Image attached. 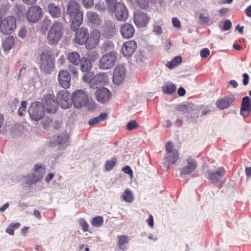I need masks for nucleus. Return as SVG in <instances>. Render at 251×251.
Wrapping results in <instances>:
<instances>
[{
  "instance_id": "6e6d98bb",
  "label": "nucleus",
  "mask_w": 251,
  "mask_h": 251,
  "mask_svg": "<svg viewBox=\"0 0 251 251\" xmlns=\"http://www.w3.org/2000/svg\"><path fill=\"white\" fill-rule=\"evenodd\" d=\"M243 83L244 85L246 86L248 84L249 81V76L247 73H244L243 75Z\"/></svg>"
},
{
  "instance_id": "79ce46f5",
  "label": "nucleus",
  "mask_w": 251,
  "mask_h": 251,
  "mask_svg": "<svg viewBox=\"0 0 251 251\" xmlns=\"http://www.w3.org/2000/svg\"><path fill=\"white\" fill-rule=\"evenodd\" d=\"M78 223L80 226L82 227V229L83 232H86L88 231L89 225L84 219H79L78 220Z\"/></svg>"
},
{
  "instance_id": "9d476101",
  "label": "nucleus",
  "mask_w": 251,
  "mask_h": 251,
  "mask_svg": "<svg viewBox=\"0 0 251 251\" xmlns=\"http://www.w3.org/2000/svg\"><path fill=\"white\" fill-rule=\"evenodd\" d=\"M57 100L60 106L63 109L69 108L72 103V95L67 90H61L56 95Z\"/></svg>"
},
{
  "instance_id": "4d7b16f0",
  "label": "nucleus",
  "mask_w": 251,
  "mask_h": 251,
  "mask_svg": "<svg viewBox=\"0 0 251 251\" xmlns=\"http://www.w3.org/2000/svg\"><path fill=\"white\" fill-rule=\"evenodd\" d=\"M107 6L109 8H112L116 4L117 0H105Z\"/></svg>"
},
{
  "instance_id": "6ab92c4d",
  "label": "nucleus",
  "mask_w": 251,
  "mask_h": 251,
  "mask_svg": "<svg viewBox=\"0 0 251 251\" xmlns=\"http://www.w3.org/2000/svg\"><path fill=\"white\" fill-rule=\"evenodd\" d=\"M235 100L234 95H229L222 99H218L215 103L216 106L220 110L227 108L230 104Z\"/></svg>"
},
{
  "instance_id": "5fc2aeb1",
  "label": "nucleus",
  "mask_w": 251,
  "mask_h": 251,
  "mask_svg": "<svg viewBox=\"0 0 251 251\" xmlns=\"http://www.w3.org/2000/svg\"><path fill=\"white\" fill-rule=\"evenodd\" d=\"M146 222L151 227L153 228L154 221H153V217L152 215L150 214L149 215V219L147 220Z\"/></svg>"
},
{
  "instance_id": "2f4dec72",
  "label": "nucleus",
  "mask_w": 251,
  "mask_h": 251,
  "mask_svg": "<svg viewBox=\"0 0 251 251\" xmlns=\"http://www.w3.org/2000/svg\"><path fill=\"white\" fill-rule=\"evenodd\" d=\"M194 105L191 103H182L177 106V110L183 113H187L194 110Z\"/></svg>"
},
{
  "instance_id": "338daca9",
  "label": "nucleus",
  "mask_w": 251,
  "mask_h": 251,
  "mask_svg": "<svg viewBox=\"0 0 251 251\" xmlns=\"http://www.w3.org/2000/svg\"><path fill=\"white\" fill-rule=\"evenodd\" d=\"M245 12L248 17H251V5L246 8Z\"/></svg>"
},
{
  "instance_id": "dca6fc26",
  "label": "nucleus",
  "mask_w": 251,
  "mask_h": 251,
  "mask_svg": "<svg viewBox=\"0 0 251 251\" xmlns=\"http://www.w3.org/2000/svg\"><path fill=\"white\" fill-rule=\"evenodd\" d=\"M45 172V168L42 165L35 164L34 168V173L31 176H28L27 180L31 183H35L39 181L43 177Z\"/></svg>"
},
{
  "instance_id": "58836bf2",
  "label": "nucleus",
  "mask_w": 251,
  "mask_h": 251,
  "mask_svg": "<svg viewBox=\"0 0 251 251\" xmlns=\"http://www.w3.org/2000/svg\"><path fill=\"white\" fill-rule=\"evenodd\" d=\"M69 140V137L67 134H62L57 136L55 140V144L62 145L66 144Z\"/></svg>"
},
{
  "instance_id": "c9c22d12",
  "label": "nucleus",
  "mask_w": 251,
  "mask_h": 251,
  "mask_svg": "<svg viewBox=\"0 0 251 251\" xmlns=\"http://www.w3.org/2000/svg\"><path fill=\"white\" fill-rule=\"evenodd\" d=\"M182 62V58L179 56H176L174 59L169 62H168L166 66L169 69H172L177 66Z\"/></svg>"
},
{
  "instance_id": "2eb2a0df",
  "label": "nucleus",
  "mask_w": 251,
  "mask_h": 251,
  "mask_svg": "<svg viewBox=\"0 0 251 251\" xmlns=\"http://www.w3.org/2000/svg\"><path fill=\"white\" fill-rule=\"evenodd\" d=\"M137 47V43L134 40L126 42L123 44L121 52L125 57H130L136 50Z\"/></svg>"
},
{
  "instance_id": "8fccbe9b",
  "label": "nucleus",
  "mask_w": 251,
  "mask_h": 251,
  "mask_svg": "<svg viewBox=\"0 0 251 251\" xmlns=\"http://www.w3.org/2000/svg\"><path fill=\"white\" fill-rule=\"evenodd\" d=\"M137 1L141 8H145L148 6L149 0H137Z\"/></svg>"
},
{
  "instance_id": "f03ea898",
  "label": "nucleus",
  "mask_w": 251,
  "mask_h": 251,
  "mask_svg": "<svg viewBox=\"0 0 251 251\" xmlns=\"http://www.w3.org/2000/svg\"><path fill=\"white\" fill-rule=\"evenodd\" d=\"M64 26L62 23L55 22L51 26L47 36L48 43L50 45L57 44L61 39Z\"/></svg>"
},
{
  "instance_id": "864d4df0",
  "label": "nucleus",
  "mask_w": 251,
  "mask_h": 251,
  "mask_svg": "<svg viewBox=\"0 0 251 251\" xmlns=\"http://www.w3.org/2000/svg\"><path fill=\"white\" fill-rule=\"evenodd\" d=\"M172 23H173L174 26H175L177 28H180L181 27V24H180V21L176 17L173 18Z\"/></svg>"
},
{
  "instance_id": "393cba45",
  "label": "nucleus",
  "mask_w": 251,
  "mask_h": 251,
  "mask_svg": "<svg viewBox=\"0 0 251 251\" xmlns=\"http://www.w3.org/2000/svg\"><path fill=\"white\" fill-rule=\"evenodd\" d=\"M226 171L223 167L219 168L215 172H209L208 173V178L214 184L218 183L220 179L225 175Z\"/></svg>"
},
{
  "instance_id": "a211bd4d",
  "label": "nucleus",
  "mask_w": 251,
  "mask_h": 251,
  "mask_svg": "<svg viewBox=\"0 0 251 251\" xmlns=\"http://www.w3.org/2000/svg\"><path fill=\"white\" fill-rule=\"evenodd\" d=\"M134 21L135 25L138 27L145 26L150 21V18L141 11H137L134 14Z\"/></svg>"
},
{
  "instance_id": "c85d7f7f",
  "label": "nucleus",
  "mask_w": 251,
  "mask_h": 251,
  "mask_svg": "<svg viewBox=\"0 0 251 251\" xmlns=\"http://www.w3.org/2000/svg\"><path fill=\"white\" fill-rule=\"evenodd\" d=\"M81 70L83 72H89L92 67V65L91 61L86 57H82L80 61Z\"/></svg>"
},
{
  "instance_id": "5701e85b",
  "label": "nucleus",
  "mask_w": 251,
  "mask_h": 251,
  "mask_svg": "<svg viewBox=\"0 0 251 251\" xmlns=\"http://www.w3.org/2000/svg\"><path fill=\"white\" fill-rule=\"evenodd\" d=\"M86 16L88 23L93 27H97L101 24V21L99 15L94 12L88 11Z\"/></svg>"
},
{
  "instance_id": "13d9d810",
  "label": "nucleus",
  "mask_w": 251,
  "mask_h": 251,
  "mask_svg": "<svg viewBox=\"0 0 251 251\" xmlns=\"http://www.w3.org/2000/svg\"><path fill=\"white\" fill-rule=\"evenodd\" d=\"M100 121L99 120V119H98V117H94L93 118V119H90L89 121V124L90 125H94L96 124H97L98 123H99Z\"/></svg>"
},
{
  "instance_id": "c756f323",
  "label": "nucleus",
  "mask_w": 251,
  "mask_h": 251,
  "mask_svg": "<svg viewBox=\"0 0 251 251\" xmlns=\"http://www.w3.org/2000/svg\"><path fill=\"white\" fill-rule=\"evenodd\" d=\"M15 44V39L13 36L7 37L3 41L2 47L4 50H9Z\"/></svg>"
},
{
  "instance_id": "ea45409f",
  "label": "nucleus",
  "mask_w": 251,
  "mask_h": 251,
  "mask_svg": "<svg viewBox=\"0 0 251 251\" xmlns=\"http://www.w3.org/2000/svg\"><path fill=\"white\" fill-rule=\"evenodd\" d=\"M103 222V219L101 216H97L92 219L91 221V224L96 227L100 226Z\"/></svg>"
},
{
  "instance_id": "0e129e2a",
  "label": "nucleus",
  "mask_w": 251,
  "mask_h": 251,
  "mask_svg": "<svg viewBox=\"0 0 251 251\" xmlns=\"http://www.w3.org/2000/svg\"><path fill=\"white\" fill-rule=\"evenodd\" d=\"M54 176V175L52 173L49 174L46 177V181L48 183L50 182V181L53 178Z\"/></svg>"
},
{
  "instance_id": "052dcab7",
  "label": "nucleus",
  "mask_w": 251,
  "mask_h": 251,
  "mask_svg": "<svg viewBox=\"0 0 251 251\" xmlns=\"http://www.w3.org/2000/svg\"><path fill=\"white\" fill-rule=\"evenodd\" d=\"M107 115L106 113H101L98 117L100 121H102L107 118Z\"/></svg>"
},
{
  "instance_id": "412c9836",
  "label": "nucleus",
  "mask_w": 251,
  "mask_h": 251,
  "mask_svg": "<svg viewBox=\"0 0 251 251\" xmlns=\"http://www.w3.org/2000/svg\"><path fill=\"white\" fill-rule=\"evenodd\" d=\"M120 32L123 37L126 39H129L133 36L135 33V29L132 25L126 23L121 25Z\"/></svg>"
},
{
  "instance_id": "ddd939ff",
  "label": "nucleus",
  "mask_w": 251,
  "mask_h": 251,
  "mask_svg": "<svg viewBox=\"0 0 251 251\" xmlns=\"http://www.w3.org/2000/svg\"><path fill=\"white\" fill-rule=\"evenodd\" d=\"M112 8L114 9L115 15L118 20L124 21L127 19L128 13L124 3L118 2Z\"/></svg>"
},
{
  "instance_id": "e433bc0d",
  "label": "nucleus",
  "mask_w": 251,
  "mask_h": 251,
  "mask_svg": "<svg viewBox=\"0 0 251 251\" xmlns=\"http://www.w3.org/2000/svg\"><path fill=\"white\" fill-rule=\"evenodd\" d=\"M122 197L123 200L126 202L130 203L134 200L132 193L129 189H126L125 190Z\"/></svg>"
},
{
  "instance_id": "aec40b11",
  "label": "nucleus",
  "mask_w": 251,
  "mask_h": 251,
  "mask_svg": "<svg viewBox=\"0 0 251 251\" xmlns=\"http://www.w3.org/2000/svg\"><path fill=\"white\" fill-rule=\"evenodd\" d=\"M95 95L97 100L101 103H105L111 97V93L108 89L100 88L97 90Z\"/></svg>"
},
{
  "instance_id": "4468645a",
  "label": "nucleus",
  "mask_w": 251,
  "mask_h": 251,
  "mask_svg": "<svg viewBox=\"0 0 251 251\" xmlns=\"http://www.w3.org/2000/svg\"><path fill=\"white\" fill-rule=\"evenodd\" d=\"M57 79L59 85L64 89H67L71 86V78L69 72L64 70L59 71Z\"/></svg>"
},
{
  "instance_id": "b1692460",
  "label": "nucleus",
  "mask_w": 251,
  "mask_h": 251,
  "mask_svg": "<svg viewBox=\"0 0 251 251\" xmlns=\"http://www.w3.org/2000/svg\"><path fill=\"white\" fill-rule=\"evenodd\" d=\"M187 165L181 170V175H188L193 172L197 167L196 161L192 158L187 159Z\"/></svg>"
},
{
  "instance_id": "cd10ccee",
  "label": "nucleus",
  "mask_w": 251,
  "mask_h": 251,
  "mask_svg": "<svg viewBox=\"0 0 251 251\" xmlns=\"http://www.w3.org/2000/svg\"><path fill=\"white\" fill-rule=\"evenodd\" d=\"M67 58L71 63L75 66H78L81 60L80 55L76 51L68 53Z\"/></svg>"
},
{
  "instance_id": "c03bdc74",
  "label": "nucleus",
  "mask_w": 251,
  "mask_h": 251,
  "mask_svg": "<svg viewBox=\"0 0 251 251\" xmlns=\"http://www.w3.org/2000/svg\"><path fill=\"white\" fill-rule=\"evenodd\" d=\"M75 65L69 64L68 66V71L72 73L75 77H77L78 76V70L75 66Z\"/></svg>"
},
{
  "instance_id": "f257e3e1",
  "label": "nucleus",
  "mask_w": 251,
  "mask_h": 251,
  "mask_svg": "<svg viewBox=\"0 0 251 251\" xmlns=\"http://www.w3.org/2000/svg\"><path fill=\"white\" fill-rule=\"evenodd\" d=\"M66 13L72 19L71 29L75 30L81 25L83 19V12L80 10V5L75 0H69L67 4Z\"/></svg>"
},
{
  "instance_id": "0eeeda50",
  "label": "nucleus",
  "mask_w": 251,
  "mask_h": 251,
  "mask_svg": "<svg viewBox=\"0 0 251 251\" xmlns=\"http://www.w3.org/2000/svg\"><path fill=\"white\" fill-rule=\"evenodd\" d=\"M31 118L35 121H39L45 115V110L42 103L40 102L32 103L28 109Z\"/></svg>"
},
{
  "instance_id": "a18cd8bd",
  "label": "nucleus",
  "mask_w": 251,
  "mask_h": 251,
  "mask_svg": "<svg viewBox=\"0 0 251 251\" xmlns=\"http://www.w3.org/2000/svg\"><path fill=\"white\" fill-rule=\"evenodd\" d=\"M28 32V30L26 27H22L19 31L18 35L22 38H25L26 37Z\"/></svg>"
},
{
  "instance_id": "72a5a7b5",
  "label": "nucleus",
  "mask_w": 251,
  "mask_h": 251,
  "mask_svg": "<svg viewBox=\"0 0 251 251\" xmlns=\"http://www.w3.org/2000/svg\"><path fill=\"white\" fill-rule=\"evenodd\" d=\"M200 23L202 25H209L212 24L210 20L209 14L207 13L201 14L199 17Z\"/></svg>"
},
{
  "instance_id": "37998d69",
  "label": "nucleus",
  "mask_w": 251,
  "mask_h": 251,
  "mask_svg": "<svg viewBox=\"0 0 251 251\" xmlns=\"http://www.w3.org/2000/svg\"><path fill=\"white\" fill-rule=\"evenodd\" d=\"M93 75L92 73L87 72L83 76L82 80L85 82L89 83L93 81Z\"/></svg>"
},
{
  "instance_id": "49530a36",
  "label": "nucleus",
  "mask_w": 251,
  "mask_h": 251,
  "mask_svg": "<svg viewBox=\"0 0 251 251\" xmlns=\"http://www.w3.org/2000/svg\"><path fill=\"white\" fill-rule=\"evenodd\" d=\"M174 146L172 144V143L171 142H168L165 144V151L166 153H168V152H174V151H178L176 150L173 149Z\"/></svg>"
},
{
  "instance_id": "f3484780",
  "label": "nucleus",
  "mask_w": 251,
  "mask_h": 251,
  "mask_svg": "<svg viewBox=\"0 0 251 251\" xmlns=\"http://www.w3.org/2000/svg\"><path fill=\"white\" fill-rule=\"evenodd\" d=\"M75 31L74 38L75 42L79 45H84L89 34L88 29L86 27L82 26L80 28L78 27Z\"/></svg>"
},
{
  "instance_id": "f8f14e48",
  "label": "nucleus",
  "mask_w": 251,
  "mask_h": 251,
  "mask_svg": "<svg viewBox=\"0 0 251 251\" xmlns=\"http://www.w3.org/2000/svg\"><path fill=\"white\" fill-rule=\"evenodd\" d=\"M42 14V8L37 5H33L29 8L26 14L27 20L30 23H36Z\"/></svg>"
},
{
  "instance_id": "7ed1b4c3",
  "label": "nucleus",
  "mask_w": 251,
  "mask_h": 251,
  "mask_svg": "<svg viewBox=\"0 0 251 251\" xmlns=\"http://www.w3.org/2000/svg\"><path fill=\"white\" fill-rule=\"evenodd\" d=\"M39 68L45 74L51 73L54 65V59L50 51L44 50L40 54Z\"/></svg>"
},
{
  "instance_id": "09e8293b",
  "label": "nucleus",
  "mask_w": 251,
  "mask_h": 251,
  "mask_svg": "<svg viewBox=\"0 0 251 251\" xmlns=\"http://www.w3.org/2000/svg\"><path fill=\"white\" fill-rule=\"evenodd\" d=\"M209 54L210 51L207 48L202 49L200 51V55L203 58H207L209 55Z\"/></svg>"
},
{
  "instance_id": "69168bd1",
  "label": "nucleus",
  "mask_w": 251,
  "mask_h": 251,
  "mask_svg": "<svg viewBox=\"0 0 251 251\" xmlns=\"http://www.w3.org/2000/svg\"><path fill=\"white\" fill-rule=\"evenodd\" d=\"M107 26H109V27L110 26V28H111L110 31L112 32L115 31V25L111 22L107 23V24L106 25V27H107Z\"/></svg>"
},
{
  "instance_id": "39448f33",
  "label": "nucleus",
  "mask_w": 251,
  "mask_h": 251,
  "mask_svg": "<svg viewBox=\"0 0 251 251\" xmlns=\"http://www.w3.org/2000/svg\"><path fill=\"white\" fill-rule=\"evenodd\" d=\"M16 26V20L14 17L8 16L3 20L0 17V30L4 34H10Z\"/></svg>"
},
{
  "instance_id": "6e6552de",
  "label": "nucleus",
  "mask_w": 251,
  "mask_h": 251,
  "mask_svg": "<svg viewBox=\"0 0 251 251\" xmlns=\"http://www.w3.org/2000/svg\"><path fill=\"white\" fill-rule=\"evenodd\" d=\"M88 101L87 95L82 90H78L72 95V103L76 108H81L85 105Z\"/></svg>"
},
{
  "instance_id": "3c124183",
  "label": "nucleus",
  "mask_w": 251,
  "mask_h": 251,
  "mask_svg": "<svg viewBox=\"0 0 251 251\" xmlns=\"http://www.w3.org/2000/svg\"><path fill=\"white\" fill-rule=\"evenodd\" d=\"M83 6L86 8H89L93 6L94 0H82Z\"/></svg>"
},
{
  "instance_id": "f704fd0d",
  "label": "nucleus",
  "mask_w": 251,
  "mask_h": 251,
  "mask_svg": "<svg viewBox=\"0 0 251 251\" xmlns=\"http://www.w3.org/2000/svg\"><path fill=\"white\" fill-rule=\"evenodd\" d=\"M118 245L119 247L123 250H125L126 248V246H124V245L125 244H126L128 242V241H129L128 237L126 235H122L118 236Z\"/></svg>"
},
{
  "instance_id": "473e14b6",
  "label": "nucleus",
  "mask_w": 251,
  "mask_h": 251,
  "mask_svg": "<svg viewBox=\"0 0 251 251\" xmlns=\"http://www.w3.org/2000/svg\"><path fill=\"white\" fill-rule=\"evenodd\" d=\"M176 88L174 84L172 82L165 83L162 87V91L167 94H172L176 91Z\"/></svg>"
},
{
  "instance_id": "4be33fe9",
  "label": "nucleus",
  "mask_w": 251,
  "mask_h": 251,
  "mask_svg": "<svg viewBox=\"0 0 251 251\" xmlns=\"http://www.w3.org/2000/svg\"><path fill=\"white\" fill-rule=\"evenodd\" d=\"M251 100L248 96L243 98L240 113L244 117H248L251 111Z\"/></svg>"
},
{
  "instance_id": "bf43d9fd",
  "label": "nucleus",
  "mask_w": 251,
  "mask_h": 251,
  "mask_svg": "<svg viewBox=\"0 0 251 251\" xmlns=\"http://www.w3.org/2000/svg\"><path fill=\"white\" fill-rule=\"evenodd\" d=\"M123 171L126 174H132L133 172L130 167L128 166H126L122 169Z\"/></svg>"
},
{
  "instance_id": "20e7f679",
  "label": "nucleus",
  "mask_w": 251,
  "mask_h": 251,
  "mask_svg": "<svg viewBox=\"0 0 251 251\" xmlns=\"http://www.w3.org/2000/svg\"><path fill=\"white\" fill-rule=\"evenodd\" d=\"M117 61V53L115 51H111L103 55L99 62V67L103 70L112 68Z\"/></svg>"
},
{
  "instance_id": "bb28decb",
  "label": "nucleus",
  "mask_w": 251,
  "mask_h": 251,
  "mask_svg": "<svg viewBox=\"0 0 251 251\" xmlns=\"http://www.w3.org/2000/svg\"><path fill=\"white\" fill-rule=\"evenodd\" d=\"M179 158L178 151H174V152L166 153L164 159L168 162L169 166L175 164Z\"/></svg>"
},
{
  "instance_id": "603ef678",
  "label": "nucleus",
  "mask_w": 251,
  "mask_h": 251,
  "mask_svg": "<svg viewBox=\"0 0 251 251\" xmlns=\"http://www.w3.org/2000/svg\"><path fill=\"white\" fill-rule=\"evenodd\" d=\"M231 26H232V24H231V22L230 21V20H227L224 23V25L223 27V29L225 31L228 30L231 28Z\"/></svg>"
},
{
  "instance_id": "a878e982",
  "label": "nucleus",
  "mask_w": 251,
  "mask_h": 251,
  "mask_svg": "<svg viewBox=\"0 0 251 251\" xmlns=\"http://www.w3.org/2000/svg\"><path fill=\"white\" fill-rule=\"evenodd\" d=\"M48 11L50 16L53 18H58L61 15L60 7L54 3H50L48 5Z\"/></svg>"
},
{
  "instance_id": "423d86ee",
  "label": "nucleus",
  "mask_w": 251,
  "mask_h": 251,
  "mask_svg": "<svg viewBox=\"0 0 251 251\" xmlns=\"http://www.w3.org/2000/svg\"><path fill=\"white\" fill-rule=\"evenodd\" d=\"M42 105L48 113H54L58 109V103L55 100L54 95L47 94L44 96L42 100Z\"/></svg>"
},
{
  "instance_id": "e2e57ef3",
  "label": "nucleus",
  "mask_w": 251,
  "mask_h": 251,
  "mask_svg": "<svg viewBox=\"0 0 251 251\" xmlns=\"http://www.w3.org/2000/svg\"><path fill=\"white\" fill-rule=\"evenodd\" d=\"M185 90L183 87H180L178 89L177 93L180 96H184L185 94Z\"/></svg>"
},
{
  "instance_id": "a19ab883",
  "label": "nucleus",
  "mask_w": 251,
  "mask_h": 251,
  "mask_svg": "<svg viewBox=\"0 0 251 251\" xmlns=\"http://www.w3.org/2000/svg\"><path fill=\"white\" fill-rule=\"evenodd\" d=\"M138 126V124L135 120H132L129 122L126 125V129L131 131L136 129Z\"/></svg>"
},
{
  "instance_id": "de8ad7c7",
  "label": "nucleus",
  "mask_w": 251,
  "mask_h": 251,
  "mask_svg": "<svg viewBox=\"0 0 251 251\" xmlns=\"http://www.w3.org/2000/svg\"><path fill=\"white\" fill-rule=\"evenodd\" d=\"M26 101H22L21 102V107H20L18 109V115L20 116H22L23 115V113L21 111V109H23V111H25L26 107Z\"/></svg>"
},
{
  "instance_id": "9b49d317",
  "label": "nucleus",
  "mask_w": 251,
  "mask_h": 251,
  "mask_svg": "<svg viewBox=\"0 0 251 251\" xmlns=\"http://www.w3.org/2000/svg\"><path fill=\"white\" fill-rule=\"evenodd\" d=\"M126 73V69L124 65H117L113 71V82L117 85L123 83L125 79Z\"/></svg>"
},
{
  "instance_id": "4c0bfd02",
  "label": "nucleus",
  "mask_w": 251,
  "mask_h": 251,
  "mask_svg": "<svg viewBox=\"0 0 251 251\" xmlns=\"http://www.w3.org/2000/svg\"><path fill=\"white\" fill-rule=\"evenodd\" d=\"M117 159L116 157H112L109 160H107L105 163V169L106 171L111 170L113 167L116 165Z\"/></svg>"
},
{
  "instance_id": "1a4fd4ad",
  "label": "nucleus",
  "mask_w": 251,
  "mask_h": 251,
  "mask_svg": "<svg viewBox=\"0 0 251 251\" xmlns=\"http://www.w3.org/2000/svg\"><path fill=\"white\" fill-rule=\"evenodd\" d=\"M100 33L99 30L94 29L90 34H89L86 41L85 47L87 50H92L95 48L99 44L100 41Z\"/></svg>"
},
{
  "instance_id": "774afa93",
  "label": "nucleus",
  "mask_w": 251,
  "mask_h": 251,
  "mask_svg": "<svg viewBox=\"0 0 251 251\" xmlns=\"http://www.w3.org/2000/svg\"><path fill=\"white\" fill-rule=\"evenodd\" d=\"M245 172L247 176H251V167H247L245 169Z\"/></svg>"
},
{
  "instance_id": "7c9ffc66",
  "label": "nucleus",
  "mask_w": 251,
  "mask_h": 251,
  "mask_svg": "<svg viewBox=\"0 0 251 251\" xmlns=\"http://www.w3.org/2000/svg\"><path fill=\"white\" fill-rule=\"evenodd\" d=\"M107 81V76L106 73H99L93 77L94 84L105 83Z\"/></svg>"
},
{
  "instance_id": "680f3d73",
  "label": "nucleus",
  "mask_w": 251,
  "mask_h": 251,
  "mask_svg": "<svg viewBox=\"0 0 251 251\" xmlns=\"http://www.w3.org/2000/svg\"><path fill=\"white\" fill-rule=\"evenodd\" d=\"M23 2L26 5H32L34 4L37 0H22Z\"/></svg>"
}]
</instances>
